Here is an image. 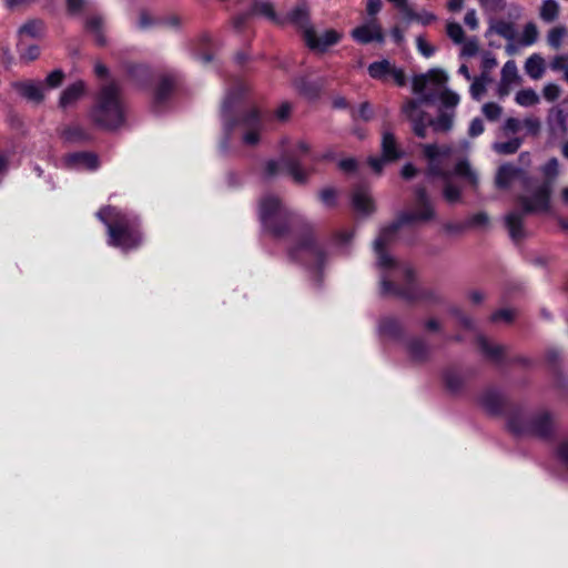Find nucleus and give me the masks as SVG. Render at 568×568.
<instances>
[{
  "label": "nucleus",
  "instance_id": "obj_1",
  "mask_svg": "<svg viewBox=\"0 0 568 568\" xmlns=\"http://www.w3.org/2000/svg\"><path fill=\"white\" fill-rule=\"evenodd\" d=\"M435 209L423 187L415 190L414 210L403 211L396 221L382 227L374 241L376 266L381 271L382 295H395L405 300L423 298L429 302H438L439 297L434 292L419 293L414 285V272L406 262H399L387 254L386 246L396 241L399 231L415 222H428L435 219Z\"/></svg>",
  "mask_w": 568,
  "mask_h": 568
},
{
  "label": "nucleus",
  "instance_id": "obj_2",
  "mask_svg": "<svg viewBox=\"0 0 568 568\" xmlns=\"http://www.w3.org/2000/svg\"><path fill=\"white\" fill-rule=\"evenodd\" d=\"M257 213L263 230L275 239H283L291 234L298 236L297 243L290 247L288 256L292 261L304 264L314 284L318 285L325 264V252L315 242L305 219L290 210L273 193H265L260 197Z\"/></svg>",
  "mask_w": 568,
  "mask_h": 568
},
{
  "label": "nucleus",
  "instance_id": "obj_3",
  "mask_svg": "<svg viewBox=\"0 0 568 568\" xmlns=\"http://www.w3.org/2000/svg\"><path fill=\"white\" fill-rule=\"evenodd\" d=\"M246 84L242 80H236L230 89L226 90L221 105L222 136L220 140V151L226 154L235 136L241 135L242 143L245 145H255L260 141L262 131V118L254 106L245 103Z\"/></svg>",
  "mask_w": 568,
  "mask_h": 568
},
{
  "label": "nucleus",
  "instance_id": "obj_4",
  "mask_svg": "<svg viewBox=\"0 0 568 568\" xmlns=\"http://www.w3.org/2000/svg\"><path fill=\"white\" fill-rule=\"evenodd\" d=\"M447 80L448 75L443 70H432L428 74H423L414 79V91L415 93L420 94V97L417 100L406 102L403 105L402 111L412 122L413 131L418 138H426L428 126H432L435 132H448L453 128V112H442L436 119H432L420 109V104L433 103L436 100L435 93L425 92L427 83L433 82L440 87L444 85Z\"/></svg>",
  "mask_w": 568,
  "mask_h": 568
},
{
  "label": "nucleus",
  "instance_id": "obj_5",
  "mask_svg": "<svg viewBox=\"0 0 568 568\" xmlns=\"http://www.w3.org/2000/svg\"><path fill=\"white\" fill-rule=\"evenodd\" d=\"M423 151L428 159L427 174L429 178H440L444 181L443 196L449 204L457 203L462 194L460 189L452 183L453 176H459L473 187H477V173L470 168L467 160H458L454 163L455 150L452 145L425 144Z\"/></svg>",
  "mask_w": 568,
  "mask_h": 568
},
{
  "label": "nucleus",
  "instance_id": "obj_6",
  "mask_svg": "<svg viewBox=\"0 0 568 568\" xmlns=\"http://www.w3.org/2000/svg\"><path fill=\"white\" fill-rule=\"evenodd\" d=\"M540 172L546 181L535 185L531 180V194L520 195L518 202L521 210H514L505 215V226L514 242H519L526 237L527 232L524 227L526 214L548 212L550 207L551 184L559 174V162L556 158L549 159L541 168Z\"/></svg>",
  "mask_w": 568,
  "mask_h": 568
},
{
  "label": "nucleus",
  "instance_id": "obj_7",
  "mask_svg": "<svg viewBox=\"0 0 568 568\" xmlns=\"http://www.w3.org/2000/svg\"><path fill=\"white\" fill-rule=\"evenodd\" d=\"M281 159L265 162L263 175L265 179H273L282 171H285L296 184H306L313 172L302 164V159L310 158L312 162L333 159V152L328 151L322 155L313 154L311 145L304 140L292 141L283 138L280 142Z\"/></svg>",
  "mask_w": 568,
  "mask_h": 568
},
{
  "label": "nucleus",
  "instance_id": "obj_8",
  "mask_svg": "<svg viewBox=\"0 0 568 568\" xmlns=\"http://www.w3.org/2000/svg\"><path fill=\"white\" fill-rule=\"evenodd\" d=\"M97 217L106 227L110 246L129 252L136 250L142 244L140 219L133 212L105 206L97 212Z\"/></svg>",
  "mask_w": 568,
  "mask_h": 568
},
{
  "label": "nucleus",
  "instance_id": "obj_9",
  "mask_svg": "<svg viewBox=\"0 0 568 568\" xmlns=\"http://www.w3.org/2000/svg\"><path fill=\"white\" fill-rule=\"evenodd\" d=\"M128 106L121 88L115 82L101 85L89 111V119L98 128L115 131L126 122Z\"/></svg>",
  "mask_w": 568,
  "mask_h": 568
},
{
  "label": "nucleus",
  "instance_id": "obj_10",
  "mask_svg": "<svg viewBox=\"0 0 568 568\" xmlns=\"http://www.w3.org/2000/svg\"><path fill=\"white\" fill-rule=\"evenodd\" d=\"M507 428L516 437L532 436L548 439L554 435L555 423L547 410L530 414L518 408L508 414Z\"/></svg>",
  "mask_w": 568,
  "mask_h": 568
},
{
  "label": "nucleus",
  "instance_id": "obj_11",
  "mask_svg": "<svg viewBox=\"0 0 568 568\" xmlns=\"http://www.w3.org/2000/svg\"><path fill=\"white\" fill-rule=\"evenodd\" d=\"M402 156L403 152L398 148L394 134L385 131L382 136V156H371L368 163L376 173H379L386 162L395 161Z\"/></svg>",
  "mask_w": 568,
  "mask_h": 568
},
{
  "label": "nucleus",
  "instance_id": "obj_12",
  "mask_svg": "<svg viewBox=\"0 0 568 568\" xmlns=\"http://www.w3.org/2000/svg\"><path fill=\"white\" fill-rule=\"evenodd\" d=\"M514 181H520L524 189L531 194V179L527 173L513 164H503L496 174V185L507 189Z\"/></svg>",
  "mask_w": 568,
  "mask_h": 568
},
{
  "label": "nucleus",
  "instance_id": "obj_13",
  "mask_svg": "<svg viewBox=\"0 0 568 568\" xmlns=\"http://www.w3.org/2000/svg\"><path fill=\"white\" fill-rule=\"evenodd\" d=\"M546 125L551 140H559L568 133V112L560 105H554L548 110Z\"/></svg>",
  "mask_w": 568,
  "mask_h": 568
},
{
  "label": "nucleus",
  "instance_id": "obj_14",
  "mask_svg": "<svg viewBox=\"0 0 568 568\" xmlns=\"http://www.w3.org/2000/svg\"><path fill=\"white\" fill-rule=\"evenodd\" d=\"M63 165L74 171H94L99 168V159L92 152H73L63 158Z\"/></svg>",
  "mask_w": 568,
  "mask_h": 568
},
{
  "label": "nucleus",
  "instance_id": "obj_15",
  "mask_svg": "<svg viewBox=\"0 0 568 568\" xmlns=\"http://www.w3.org/2000/svg\"><path fill=\"white\" fill-rule=\"evenodd\" d=\"M353 39L362 44H367L373 41L383 43L385 38L381 26L375 21L371 20L352 31Z\"/></svg>",
  "mask_w": 568,
  "mask_h": 568
},
{
  "label": "nucleus",
  "instance_id": "obj_16",
  "mask_svg": "<svg viewBox=\"0 0 568 568\" xmlns=\"http://www.w3.org/2000/svg\"><path fill=\"white\" fill-rule=\"evenodd\" d=\"M282 20L283 24L290 22L300 29L303 32L304 39L306 38V31L313 30V27L310 22V11L306 2L298 3L287 13L286 17H283Z\"/></svg>",
  "mask_w": 568,
  "mask_h": 568
},
{
  "label": "nucleus",
  "instance_id": "obj_17",
  "mask_svg": "<svg viewBox=\"0 0 568 568\" xmlns=\"http://www.w3.org/2000/svg\"><path fill=\"white\" fill-rule=\"evenodd\" d=\"M339 39L341 36L335 30H326L318 37L313 29L306 31V38L304 40L310 49L325 51L331 45L337 43Z\"/></svg>",
  "mask_w": 568,
  "mask_h": 568
},
{
  "label": "nucleus",
  "instance_id": "obj_18",
  "mask_svg": "<svg viewBox=\"0 0 568 568\" xmlns=\"http://www.w3.org/2000/svg\"><path fill=\"white\" fill-rule=\"evenodd\" d=\"M178 78L173 72H165L160 75L158 85L154 92V108L159 109L170 98L173 89L175 88Z\"/></svg>",
  "mask_w": 568,
  "mask_h": 568
},
{
  "label": "nucleus",
  "instance_id": "obj_19",
  "mask_svg": "<svg viewBox=\"0 0 568 568\" xmlns=\"http://www.w3.org/2000/svg\"><path fill=\"white\" fill-rule=\"evenodd\" d=\"M405 351L412 362H425L430 354V346L424 337H412L405 341Z\"/></svg>",
  "mask_w": 568,
  "mask_h": 568
},
{
  "label": "nucleus",
  "instance_id": "obj_20",
  "mask_svg": "<svg viewBox=\"0 0 568 568\" xmlns=\"http://www.w3.org/2000/svg\"><path fill=\"white\" fill-rule=\"evenodd\" d=\"M353 209L364 216L372 214L375 211V205L371 193L366 186H357L352 195Z\"/></svg>",
  "mask_w": 568,
  "mask_h": 568
},
{
  "label": "nucleus",
  "instance_id": "obj_21",
  "mask_svg": "<svg viewBox=\"0 0 568 568\" xmlns=\"http://www.w3.org/2000/svg\"><path fill=\"white\" fill-rule=\"evenodd\" d=\"M481 407L490 415H498L501 413L504 405V397L499 390L489 388L483 392L479 398Z\"/></svg>",
  "mask_w": 568,
  "mask_h": 568
},
{
  "label": "nucleus",
  "instance_id": "obj_22",
  "mask_svg": "<svg viewBox=\"0 0 568 568\" xmlns=\"http://www.w3.org/2000/svg\"><path fill=\"white\" fill-rule=\"evenodd\" d=\"M13 88L29 101L39 103L43 100V85L41 82H16L13 83Z\"/></svg>",
  "mask_w": 568,
  "mask_h": 568
},
{
  "label": "nucleus",
  "instance_id": "obj_23",
  "mask_svg": "<svg viewBox=\"0 0 568 568\" xmlns=\"http://www.w3.org/2000/svg\"><path fill=\"white\" fill-rule=\"evenodd\" d=\"M62 140L67 143H85L91 140V133L80 124H70L60 131Z\"/></svg>",
  "mask_w": 568,
  "mask_h": 568
},
{
  "label": "nucleus",
  "instance_id": "obj_24",
  "mask_svg": "<svg viewBox=\"0 0 568 568\" xmlns=\"http://www.w3.org/2000/svg\"><path fill=\"white\" fill-rule=\"evenodd\" d=\"M477 343H478L480 352L483 353V355L485 357H487L488 359H490V361H493V362H495L497 364H500L504 361V356H505V353H506V347L505 346H503V345H493L483 335H479L477 337Z\"/></svg>",
  "mask_w": 568,
  "mask_h": 568
},
{
  "label": "nucleus",
  "instance_id": "obj_25",
  "mask_svg": "<svg viewBox=\"0 0 568 568\" xmlns=\"http://www.w3.org/2000/svg\"><path fill=\"white\" fill-rule=\"evenodd\" d=\"M85 89L87 87L83 81H77L67 87L61 93L59 101L60 106L65 109L73 105L83 95Z\"/></svg>",
  "mask_w": 568,
  "mask_h": 568
},
{
  "label": "nucleus",
  "instance_id": "obj_26",
  "mask_svg": "<svg viewBox=\"0 0 568 568\" xmlns=\"http://www.w3.org/2000/svg\"><path fill=\"white\" fill-rule=\"evenodd\" d=\"M85 30L94 38L98 45H104L106 39L104 37V20L101 16L94 14L85 20Z\"/></svg>",
  "mask_w": 568,
  "mask_h": 568
},
{
  "label": "nucleus",
  "instance_id": "obj_27",
  "mask_svg": "<svg viewBox=\"0 0 568 568\" xmlns=\"http://www.w3.org/2000/svg\"><path fill=\"white\" fill-rule=\"evenodd\" d=\"M378 333L383 337L399 339L402 337L403 327L397 318L384 317L379 321Z\"/></svg>",
  "mask_w": 568,
  "mask_h": 568
},
{
  "label": "nucleus",
  "instance_id": "obj_28",
  "mask_svg": "<svg viewBox=\"0 0 568 568\" xmlns=\"http://www.w3.org/2000/svg\"><path fill=\"white\" fill-rule=\"evenodd\" d=\"M524 68L530 79L539 80L546 71L545 59L540 54L534 53L526 60Z\"/></svg>",
  "mask_w": 568,
  "mask_h": 568
},
{
  "label": "nucleus",
  "instance_id": "obj_29",
  "mask_svg": "<svg viewBox=\"0 0 568 568\" xmlns=\"http://www.w3.org/2000/svg\"><path fill=\"white\" fill-rule=\"evenodd\" d=\"M392 63L387 59L375 61L368 65V74L375 80L386 81Z\"/></svg>",
  "mask_w": 568,
  "mask_h": 568
},
{
  "label": "nucleus",
  "instance_id": "obj_30",
  "mask_svg": "<svg viewBox=\"0 0 568 568\" xmlns=\"http://www.w3.org/2000/svg\"><path fill=\"white\" fill-rule=\"evenodd\" d=\"M559 3L557 0H544L540 7V19L547 23L554 22L559 17Z\"/></svg>",
  "mask_w": 568,
  "mask_h": 568
},
{
  "label": "nucleus",
  "instance_id": "obj_31",
  "mask_svg": "<svg viewBox=\"0 0 568 568\" xmlns=\"http://www.w3.org/2000/svg\"><path fill=\"white\" fill-rule=\"evenodd\" d=\"M490 29L501 38L506 39L509 42H513L516 38L517 31L514 26V23L504 21V20H497L495 21Z\"/></svg>",
  "mask_w": 568,
  "mask_h": 568
},
{
  "label": "nucleus",
  "instance_id": "obj_32",
  "mask_svg": "<svg viewBox=\"0 0 568 568\" xmlns=\"http://www.w3.org/2000/svg\"><path fill=\"white\" fill-rule=\"evenodd\" d=\"M523 142V138L514 136L505 142H495L493 144V150L498 154H514L521 146Z\"/></svg>",
  "mask_w": 568,
  "mask_h": 568
},
{
  "label": "nucleus",
  "instance_id": "obj_33",
  "mask_svg": "<svg viewBox=\"0 0 568 568\" xmlns=\"http://www.w3.org/2000/svg\"><path fill=\"white\" fill-rule=\"evenodd\" d=\"M517 104L524 108L536 105L540 102V98L534 89H521L515 95Z\"/></svg>",
  "mask_w": 568,
  "mask_h": 568
},
{
  "label": "nucleus",
  "instance_id": "obj_34",
  "mask_svg": "<svg viewBox=\"0 0 568 568\" xmlns=\"http://www.w3.org/2000/svg\"><path fill=\"white\" fill-rule=\"evenodd\" d=\"M253 11L257 14L266 17L268 20L276 24H283L282 18L275 13L271 2L255 1L253 4Z\"/></svg>",
  "mask_w": 568,
  "mask_h": 568
},
{
  "label": "nucleus",
  "instance_id": "obj_35",
  "mask_svg": "<svg viewBox=\"0 0 568 568\" xmlns=\"http://www.w3.org/2000/svg\"><path fill=\"white\" fill-rule=\"evenodd\" d=\"M539 31L537 26L534 22H528L525 24L521 36L518 39L517 43L520 47H530L538 40Z\"/></svg>",
  "mask_w": 568,
  "mask_h": 568
},
{
  "label": "nucleus",
  "instance_id": "obj_36",
  "mask_svg": "<svg viewBox=\"0 0 568 568\" xmlns=\"http://www.w3.org/2000/svg\"><path fill=\"white\" fill-rule=\"evenodd\" d=\"M296 89L301 94L305 95L307 99H314L318 95L321 87L316 82L308 81L304 78L298 79L295 82Z\"/></svg>",
  "mask_w": 568,
  "mask_h": 568
},
{
  "label": "nucleus",
  "instance_id": "obj_37",
  "mask_svg": "<svg viewBox=\"0 0 568 568\" xmlns=\"http://www.w3.org/2000/svg\"><path fill=\"white\" fill-rule=\"evenodd\" d=\"M566 37L567 29L562 26H558L548 31L547 42L552 49H559Z\"/></svg>",
  "mask_w": 568,
  "mask_h": 568
},
{
  "label": "nucleus",
  "instance_id": "obj_38",
  "mask_svg": "<svg viewBox=\"0 0 568 568\" xmlns=\"http://www.w3.org/2000/svg\"><path fill=\"white\" fill-rule=\"evenodd\" d=\"M354 237V232L348 230H343L336 233L334 236V245L342 253H347V248L352 243Z\"/></svg>",
  "mask_w": 568,
  "mask_h": 568
},
{
  "label": "nucleus",
  "instance_id": "obj_39",
  "mask_svg": "<svg viewBox=\"0 0 568 568\" xmlns=\"http://www.w3.org/2000/svg\"><path fill=\"white\" fill-rule=\"evenodd\" d=\"M488 82V75L481 74L475 78L470 85V95L474 100L479 101L486 92V84Z\"/></svg>",
  "mask_w": 568,
  "mask_h": 568
},
{
  "label": "nucleus",
  "instance_id": "obj_40",
  "mask_svg": "<svg viewBox=\"0 0 568 568\" xmlns=\"http://www.w3.org/2000/svg\"><path fill=\"white\" fill-rule=\"evenodd\" d=\"M444 378L447 388L453 393L458 392L464 383L462 375L455 371H447Z\"/></svg>",
  "mask_w": 568,
  "mask_h": 568
},
{
  "label": "nucleus",
  "instance_id": "obj_41",
  "mask_svg": "<svg viewBox=\"0 0 568 568\" xmlns=\"http://www.w3.org/2000/svg\"><path fill=\"white\" fill-rule=\"evenodd\" d=\"M446 32L449 39L456 44H462L465 40L464 29L457 22H448L446 27Z\"/></svg>",
  "mask_w": 568,
  "mask_h": 568
},
{
  "label": "nucleus",
  "instance_id": "obj_42",
  "mask_svg": "<svg viewBox=\"0 0 568 568\" xmlns=\"http://www.w3.org/2000/svg\"><path fill=\"white\" fill-rule=\"evenodd\" d=\"M501 80L505 83H513L518 80V69L516 62L507 61L501 69Z\"/></svg>",
  "mask_w": 568,
  "mask_h": 568
},
{
  "label": "nucleus",
  "instance_id": "obj_43",
  "mask_svg": "<svg viewBox=\"0 0 568 568\" xmlns=\"http://www.w3.org/2000/svg\"><path fill=\"white\" fill-rule=\"evenodd\" d=\"M479 52L478 40L473 37L467 40H464L462 43L460 57L471 58L475 57Z\"/></svg>",
  "mask_w": 568,
  "mask_h": 568
},
{
  "label": "nucleus",
  "instance_id": "obj_44",
  "mask_svg": "<svg viewBox=\"0 0 568 568\" xmlns=\"http://www.w3.org/2000/svg\"><path fill=\"white\" fill-rule=\"evenodd\" d=\"M439 100L445 108L454 109L459 103V95L456 92L445 88L439 95Z\"/></svg>",
  "mask_w": 568,
  "mask_h": 568
},
{
  "label": "nucleus",
  "instance_id": "obj_45",
  "mask_svg": "<svg viewBox=\"0 0 568 568\" xmlns=\"http://www.w3.org/2000/svg\"><path fill=\"white\" fill-rule=\"evenodd\" d=\"M523 129V121L517 118H507L501 130L505 135L516 134Z\"/></svg>",
  "mask_w": 568,
  "mask_h": 568
},
{
  "label": "nucleus",
  "instance_id": "obj_46",
  "mask_svg": "<svg viewBox=\"0 0 568 568\" xmlns=\"http://www.w3.org/2000/svg\"><path fill=\"white\" fill-rule=\"evenodd\" d=\"M481 111L489 121H496L501 115L503 108L497 103L488 102L483 105Z\"/></svg>",
  "mask_w": 568,
  "mask_h": 568
},
{
  "label": "nucleus",
  "instance_id": "obj_47",
  "mask_svg": "<svg viewBox=\"0 0 568 568\" xmlns=\"http://www.w3.org/2000/svg\"><path fill=\"white\" fill-rule=\"evenodd\" d=\"M523 128L526 129L527 133L530 135H538L541 129V122L536 116H527L523 120Z\"/></svg>",
  "mask_w": 568,
  "mask_h": 568
},
{
  "label": "nucleus",
  "instance_id": "obj_48",
  "mask_svg": "<svg viewBox=\"0 0 568 568\" xmlns=\"http://www.w3.org/2000/svg\"><path fill=\"white\" fill-rule=\"evenodd\" d=\"M480 7L486 12L496 13L505 8V0H478Z\"/></svg>",
  "mask_w": 568,
  "mask_h": 568
},
{
  "label": "nucleus",
  "instance_id": "obj_49",
  "mask_svg": "<svg viewBox=\"0 0 568 568\" xmlns=\"http://www.w3.org/2000/svg\"><path fill=\"white\" fill-rule=\"evenodd\" d=\"M20 34H27L31 38H36L41 32V23L39 21H29L20 27Z\"/></svg>",
  "mask_w": 568,
  "mask_h": 568
},
{
  "label": "nucleus",
  "instance_id": "obj_50",
  "mask_svg": "<svg viewBox=\"0 0 568 568\" xmlns=\"http://www.w3.org/2000/svg\"><path fill=\"white\" fill-rule=\"evenodd\" d=\"M20 58L24 61H33L40 54V48L36 44H30L27 48H22V43L20 44Z\"/></svg>",
  "mask_w": 568,
  "mask_h": 568
},
{
  "label": "nucleus",
  "instance_id": "obj_51",
  "mask_svg": "<svg viewBox=\"0 0 568 568\" xmlns=\"http://www.w3.org/2000/svg\"><path fill=\"white\" fill-rule=\"evenodd\" d=\"M497 65V60L495 58V54L490 51H485L481 54V74H487L491 69H494Z\"/></svg>",
  "mask_w": 568,
  "mask_h": 568
},
{
  "label": "nucleus",
  "instance_id": "obj_52",
  "mask_svg": "<svg viewBox=\"0 0 568 568\" xmlns=\"http://www.w3.org/2000/svg\"><path fill=\"white\" fill-rule=\"evenodd\" d=\"M560 93L561 90L559 85L555 83H547L542 89V95L549 102L556 101L560 97Z\"/></svg>",
  "mask_w": 568,
  "mask_h": 568
},
{
  "label": "nucleus",
  "instance_id": "obj_53",
  "mask_svg": "<svg viewBox=\"0 0 568 568\" xmlns=\"http://www.w3.org/2000/svg\"><path fill=\"white\" fill-rule=\"evenodd\" d=\"M487 223H488V215L485 212L475 213L466 220L467 229L484 226Z\"/></svg>",
  "mask_w": 568,
  "mask_h": 568
},
{
  "label": "nucleus",
  "instance_id": "obj_54",
  "mask_svg": "<svg viewBox=\"0 0 568 568\" xmlns=\"http://www.w3.org/2000/svg\"><path fill=\"white\" fill-rule=\"evenodd\" d=\"M320 199L327 207H333L336 204V192L334 189L327 187L321 191Z\"/></svg>",
  "mask_w": 568,
  "mask_h": 568
},
{
  "label": "nucleus",
  "instance_id": "obj_55",
  "mask_svg": "<svg viewBox=\"0 0 568 568\" xmlns=\"http://www.w3.org/2000/svg\"><path fill=\"white\" fill-rule=\"evenodd\" d=\"M554 70L564 72V79L568 82V54L556 57L551 63Z\"/></svg>",
  "mask_w": 568,
  "mask_h": 568
},
{
  "label": "nucleus",
  "instance_id": "obj_56",
  "mask_svg": "<svg viewBox=\"0 0 568 568\" xmlns=\"http://www.w3.org/2000/svg\"><path fill=\"white\" fill-rule=\"evenodd\" d=\"M417 49L425 58H430L435 53V48L429 44L422 36L416 38Z\"/></svg>",
  "mask_w": 568,
  "mask_h": 568
},
{
  "label": "nucleus",
  "instance_id": "obj_57",
  "mask_svg": "<svg viewBox=\"0 0 568 568\" xmlns=\"http://www.w3.org/2000/svg\"><path fill=\"white\" fill-rule=\"evenodd\" d=\"M514 317H515V313L513 310L503 308V310H499V311H496L495 313H493L490 320H491V322L503 321V322L509 323L514 320Z\"/></svg>",
  "mask_w": 568,
  "mask_h": 568
},
{
  "label": "nucleus",
  "instance_id": "obj_58",
  "mask_svg": "<svg viewBox=\"0 0 568 568\" xmlns=\"http://www.w3.org/2000/svg\"><path fill=\"white\" fill-rule=\"evenodd\" d=\"M129 73L133 79L136 80H143L144 78H148L150 74V70L146 65L143 64H136L129 68Z\"/></svg>",
  "mask_w": 568,
  "mask_h": 568
},
{
  "label": "nucleus",
  "instance_id": "obj_59",
  "mask_svg": "<svg viewBox=\"0 0 568 568\" xmlns=\"http://www.w3.org/2000/svg\"><path fill=\"white\" fill-rule=\"evenodd\" d=\"M158 26H163L172 30H179L181 27V19L178 16H169L166 18L159 19Z\"/></svg>",
  "mask_w": 568,
  "mask_h": 568
},
{
  "label": "nucleus",
  "instance_id": "obj_60",
  "mask_svg": "<svg viewBox=\"0 0 568 568\" xmlns=\"http://www.w3.org/2000/svg\"><path fill=\"white\" fill-rule=\"evenodd\" d=\"M452 315H454L459 323L467 329H474V321L470 317H467L462 313V311L457 307L450 308Z\"/></svg>",
  "mask_w": 568,
  "mask_h": 568
},
{
  "label": "nucleus",
  "instance_id": "obj_61",
  "mask_svg": "<svg viewBox=\"0 0 568 568\" xmlns=\"http://www.w3.org/2000/svg\"><path fill=\"white\" fill-rule=\"evenodd\" d=\"M389 77L399 87H403L406 83V77H405V73H404L403 69L397 68L394 64H392V67H390V70H389V73H388V78Z\"/></svg>",
  "mask_w": 568,
  "mask_h": 568
},
{
  "label": "nucleus",
  "instance_id": "obj_62",
  "mask_svg": "<svg viewBox=\"0 0 568 568\" xmlns=\"http://www.w3.org/2000/svg\"><path fill=\"white\" fill-rule=\"evenodd\" d=\"M557 457L559 462L568 469V437L558 445Z\"/></svg>",
  "mask_w": 568,
  "mask_h": 568
},
{
  "label": "nucleus",
  "instance_id": "obj_63",
  "mask_svg": "<svg viewBox=\"0 0 568 568\" xmlns=\"http://www.w3.org/2000/svg\"><path fill=\"white\" fill-rule=\"evenodd\" d=\"M159 19H152L150 14L145 11H142L139 17L138 27L141 30L149 29L150 27L158 26Z\"/></svg>",
  "mask_w": 568,
  "mask_h": 568
},
{
  "label": "nucleus",
  "instance_id": "obj_64",
  "mask_svg": "<svg viewBox=\"0 0 568 568\" xmlns=\"http://www.w3.org/2000/svg\"><path fill=\"white\" fill-rule=\"evenodd\" d=\"M63 77H64V74H63V72L61 70H53L45 78V83L50 88H57V87H59L61 84V82L63 80Z\"/></svg>",
  "mask_w": 568,
  "mask_h": 568
}]
</instances>
